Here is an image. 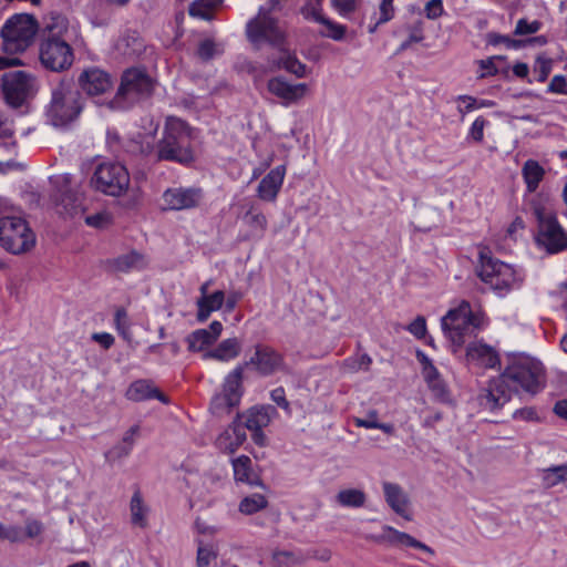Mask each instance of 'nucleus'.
I'll return each instance as SVG.
<instances>
[{"label": "nucleus", "instance_id": "f257e3e1", "mask_svg": "<svg viewBox=\"0 0 567 567\" xmlns=\"http://www.w3.org/2000/svg\"><path fill=\"white\" fill-rule=\"evenodd\" d=\"M246 35L256 49L269 45L280 52V58L270 62L271 70L285 69L299 78L306 75V65L300 63L286 48L285 24L275 19L269 10L260 8L258 14L247 22Z\"/></svg>", "mask_w": 567, "mask_h": 567}, {"label": "nucleus", "instance_id": "f03ea898", "mask_svg": "<svg viewBox=\"0 0 567 567\" xmlns=\"http://www.w3.org/2000/svg\"><path fill=\"white\" fill-rule=\"evenodd\" d=\"M35 241V234L19 209L8 198L0 196V246L20 255L30 251Z\"/></svg>", "mask_w": 567, "mask_h": 567}, {"label": "nucleus", "instance_id": "7ed1b4c3", "mask_svg": "<svg viewBox=\"0 0 567 567\" xmlns=\"http://www.w3.org/2000/svg\"><path fill=\"white\" fill-rule=\"evenodd\" d=\"M444 336L451 341L453 351L462 348L465 341L486 326L484 313L473 311L468 301L462 300L452 308L441 320Z\"/></svg>", "mask_w": 567, "mask_h": 567}, {"label": "nucleus", "instance_id": "20e7f679", "mask_svg": "<svg viewBox=\"0 0 567 567\" xmlns=\"http://www.w3.org/2000/svg\"><path fill=\"white\" fill-rule=\"evenodd\" d=\"M192 130L181 118L168 117L162 140L156 147V157L164 161L189 163L194 155L190 147Z\"/></svg>", "mask_w": 567, "mask_h": 567}, {"label": "nucleus", "instance_id": "39448f33", "mask_svg": "<svg viewBox=\"0 0 567 567\" xmlns=\"http://www.w3.org/2000/svg\"><path fill=\"white\" fill-rule=\"evenodd\" d=\"M84 109V99L70 82H60L51 94L47 105V121L55 127H66L75 122Z\"/></svg>", "mask_w": 567, "mask_h": 567}, {"label": "nucleus", "instance_id": "423d86ee", "mask_svg": "<svg viewBox=\"0 0 567 567\" xmlns=\"http://www.w3.org/2000/svg\"><path fill=\"white\" fill-rule=\"evenodd\" d=\"M477 275L497 295L504 296L516 289L523 281V275L512 265L494 259L486 248L480 250Z\"/></svg>", "mask_w": 567, "mask_h": 567}, {"label": "nucleus", "instance_id": "0eeeda50", "mask_svg": "<svg viewBox=\"0 0 567 567\" xmlns=\"http://www.w3.org/2000/svg\"><path fill=\"white\" fill-rule=\"evenodd\" d=\"M503 373L516 392L523 390L527 393L536 394L545 386L543 364L526 354L511 358Z\"/></svg>", "mask_w": 567, "mask_h": 567}, {"label": "nucleus", "instance_id": "6e6552de", "mask_svg": "<svg viewBox=\"0 0 567 567\" xmlns=\"http://www.w3.org/2000/svg\"><path fill=\"white\" fill-rule=\"evenodd\" d=\"M152 90L153 81L144 71L135 68L128 69L122 74L117 92L109 106L111 109H125L150 96Z\"/></svg>", "mask_w": 567, "mask_h": 567}, {"label": "nucleus", "instance_id": "1a4fd4ad", "mask_svg": "<svg viewBox=\"0 0 567 567\" xmlns=\"http://www.w3.org/2000/svg\"><path fill=\"white\" fill-rule=\"evenodd\" d=\"M127 168L117 162L100 163L91 177V186L105 195L118 197L125 194L130 186Z\"/></svg>", "mask_w": 567, "mask_h": 567}, {"label": "nucleus", "instance_id": "9d476101", "mask_svg": "<svg viewBox=\"0 0 567 567\" xmlns=\"http://www.w3.org/2000/svg\"><path fill=\"white\" fill-rule=\"evenodd\" d=\"M37 78L25 71H10L1 75V91L4 101L12 107L22 106L38 92Z\"/></svg>", "mask_w": 567, "mask_h": 567}, {"label": "nucleus", "instance_id": "9b49d317", "mask_svg": "<svg viewBox=\"0 0 567 567\" xmlns=\"http://www.w3.org/2000/svg\"><path fill=\"white\" fill-rule=\"evenodd\" d=\"M538 221L536 243L548 254H558L567 249V233L560 226L557 217L550 210L536 208Z\"/></svg>", "mask_w": 567, "mask_h": 567}, {"label": "nucleus", "instance_id": "f8f14e48", "mask_svg": "<svg viewBox=\"0 0 567 567\" xmlns=\"http://www.w3.org/2000/svg\"><path fill=\"white\" fill-rule=\"evenodd\" d=\"M70 42L66 39L43 38L39 50L41 64L53 72L69 70L74 62V52Z\"/></svg>", "mask_w": 567, "mask_h": 567}, {"label": "nucleus", "instance_id": "ddd939ff", "mask_svg": "<svg viewBox=\"0 0 567 567\" xmlns=\"http://www.w3.org/2000/svg\"><path fill=\"white\" fill-rule=\"evenodd\" d=\"M244 365H237L225 378L221 391L214 395L210 410L216 415L229 413L241 400L244 388Z\"/></svg>", "mask_w": 567, "mask_h": 567}, {"label": "nucleus", "instance_id": "4468645a", "mask_svg": "<svg viewBox=\"0 0 567 567\" xmlns=\"http://www.w3.org/2000/svg\"><path fill=\"white\" fill-rule=\"evenodd\" d=\"M37 32L34 19L29 14H16L2 27L1 34L7 45L17 51L25 50Z\"/></svg>", "mask_w": 567, "mask_h": 567}, {"label": "nucleus", "instance_id": "2eb2a0df", "mask_svg": "<svg viewBox=\"0 0 567 567\" xmlns=\"http://www.w3.org/2000/svg\"><path fill=\"white\" fill-rule=\"evenodd\" d=\"M245 368H251L261 377H269L284 370V357L272 347L258 343L249 359L243 363Z\"/></svg>", "mask_w": 567, "mask_h": 567}, {"label": "nucleus", "instance_id": "dca6fc26", "mask_svg": "<svg viewBox=\"0 0 567 567\" xmlns=\"http://www.w3.org/2000/svg\"><path fill=\"white\" fill-rule=\"evenodd\" d=\"M203 200V192L196 187H169L161 196L159 208L165 212H178L196 208Z\"/></svg>", "mask_w": 567, "mask_h": 567}, {"label": "nucleus", "instance_id": "f3484780", "mask_svg": "<svg viewBox=\"0 0 567 567\" xmlns=\"http://www.w3.org/2000/svg\"><path fill=\"white\" fill-rule=\"evenodd\" d=\"M516 393L508 379L502 372L498 377L489 380L478 395L480 405L488 411L502 409Z\"/></svg>", "mask_w": 567, "mask_h": 567}, {"label": "nucleus", "instance_id": "a211bd4d", "mask_svg": "<svg viewBox=\"0 0 567 567\" xmlns=\"http://www.w3.org/2000/svg\"><path fill=\"white\" fill-rule=\"evenodd\" d=\"M51 181L58 190L56 205L61 207L60 213L76 216L81 208L73 176L64 173L53 176Z\"/></svg>", "mask_w": 567, "mask_h": 567}, {"label": "nucleus", "instance_id": "6ab92c4d", "mask_svg": "<svg viewBox=\"0 0 567 567\" xmlns=\"http://www.w3.org/2000/svg\"><path fill=\"white\" fill-rule=\"evenodd\" d=\"M78 82L82 91L91 97L104 96L114 86L112 76L97 66L85 68L79 75Z\"/></svg>", "mask_w": 567, "mask_h": 567}, {"label": "nucleus", "instance_id": "aec40b11", "mask_svg": "<svg viewBox=\"0 0 567 567\" xmlns=\"http://www.w3.org/2000/svg\"><path fill=\"white\" fill-rule=\"evenodd\" d=\"M368 538L379 544H388L390 546H395L400 548L411 547L420 549L429 554L430 556L434 555V550L430 546L415 539L413 536L400 532L391 526H383L381 534L371 535Z\"/></svg>", "mask_w": 567, "mask_h": 567}, {"label": "nucleus", "instance_id": "412c9836", "mask_svg": "<svg viewBox=\"0 0 567 567\" xmlns=\"http://www.w3.org/2000/svg\"><path fill=\"white\" fill-rule=\"evenodd\" d=\"M286 166L279 165L272 168L258 184L257 197L262 202L274 203L284 184Z\"/></svg>", "mask_w": 567, "mask_h": 567}, {"label": "nucleus", "instance_id": "4be33fe9", "mask_svg": "<svg viewBox=\"0 0 567 567\" xmlns=\"http://www.w3.org/2000/svg\"><path fill=\"white\" fill-rule=\"evenodd\" d=\"M382 488L389 507L399 516L411 520L410 498L405 491L399 484L391 482H384Z\"/></svg>", "mask_w": 567, "mask_h": 567}, {"label": "nucleus", "instance_id": "5701e85b", "mask_svg": "<svg viewBox=\"0 0 567 567\" xmlns=\"http://www.w3.org/2000/svg\"><path fill=\"white\" fill-rule=\"evenodd\" d=\"M247 435L238 420L230 423L215 440V446L223 453H235L246 441Z\"/></svg>", "mask_w": 567, "mask_h": 567}, {"label": "nucleus", "instance_id": "b1692460", "mask_svg": "<svg viewBox=\"0 0 567 567\" xmlns=\"http://www.w3.org/2000/svg\"><path fill=\"white\" fill-rule=\"evenodd\" d=\"M277 415L276 408L270 404H264L251 406L245 413L238 415L237 420L243 417L247 430H264Z\"/></svg>", "mask_w": 567, "mask_h": 567}, {"label": "nucleus", "instance_id": "393cba45", "mask_svg": "<svg viewBox=\"0 0 567 567\" xmlns=\"http://www.w3.org/2000/svg\"><path fill=\"white\" fill-rule=\"evenodd\" d=\"M268 91L288 105L301 99L307 91L306 84H290L282 78L277 76L268 81Z\"/></svg>", "mask_w": 567, "mask_h": 567}, {"label": "nucleus", "instance_id": "a878e982", "mask_svg": "<svg viewBox=\"0 0 567 567\" xmlns=\"http://www.w3.org/2000/svg\"><path fill=\"white\" fill-rule=\"evenodd\" d=\"M466 358L472 362L483 368H495L499 364V357L496 350L483 342H472L466 349Z\"/></svg>", "mask_w": 567, "mask_h": 567}, {"label": "nucleus", "instance_id": "bb28decb", "mask_svg": "<svg viewBox=\"0 0 567 567\" xmlns=\"http://www.w3.org/2000/svg\"><path fill=\"white\" fill-rule=\"evenodd\" d=\"M43 38H58L72 41L76 30L72 27L66 17L52 12L44 18Z\"/></svg>", "mask_w": 567, "mask_h": 567}, {"label": "nucleus", "instance_id": "cd10ccee", "mask_svg": "<svg viewBox=\"0 0 567 567\" xmlns=\"http://www.w3.org/2000/svg\"><path fill=\"white\" fill-rule=\"evenodd\" d=\"M231 466L234 472V478L237 483L248 484L250 486L261 485L259 476L252 468V462L250 457L240 455L231 460Z\"/></svg>", "mask_w": 567, "mask_h": 567}, {"label": "nucleus", "instance_id": "c85d7f7f", "mask_svg": "<svg viewBox=\"0 0 567 567\" xmlns=\"http://www.w3.org/2000/svg\"><path fill=\"white\" fill-rule=\"evenodd\" d=\"M241 348L243 343L238 338H228L223 340L214 350L204 353V358L228 362L240 354Z\"/></svg>", "mask_w": 567, "mask_h": 567}, {"label": "nucleus", "instance_id": "c756f323", "mask_svg": "<svg viewBox=\"0 0 567 567\" xmlns=\"http://www.w3.org/2000/svg\"><path fill=\"white\" fill-rule=\"evenodd\" d=\"M126 396L132 401H144L148 399H158L163 403H167V399L162 394L150 381L137 380L133 382L126 391Z\"/></svg>", "mask_w": 567, "mask_h": 567}, {"label": "nucleus", "instance_id": "7c9ffc66", "mask_svg": "<svg viewBox=\"0 0 567 567\" xmlns=\"http://www.w3.org/2000/svg\"><path fill=\"white\" fill-rule=\"evenodd\" d=\"M546 171L536 159H527L522 166V177L528 193H535L543 179Z\"/></svg>", "mask_w": 567, "mask_h": 567}, {"label": "nucleus", "instance_id": "2f4dec72", "mask_svg": "<svg viewBox=\"0 0 567 567\" xmlns=\"http://www.w3.org/2000/svg\"><path fill=\"white\" fill-rule=\"evenodd\" d=\"M225 302V293L221 290H217L206 297L197 299V319L203 322L208 319L212 312L219 310Z\"/></svg>", "mask_w": 567, "mask_h": 567}, {"label": "nucleus", "instance_id": "473e14b6", "mask_svg": "<svg viewBox=\"0 0 567 567\" xmlns=\"http://www.w3.org/2000/svg\"><path fill=\"white\" fill-rule=\"evenodd\" d=\"M197 543V567H210L218 557V544L205 538H196Z\"/></svg>", "mask_w": 567, "mask_h": 567}, {"label": "nucleus", "instance_id": "72a5a7b5", "mask_svg": "<svg viewBox=\"0 0 567 567\" xmlns=\"http://www.w3.org/2000/svg\"><path fill=\"white\" fill-rule=\"evenodd\" d=\"M145 266V257L137 251H130L127 254L121 255L113 261L114 269L122 272L138 270Z\"/></svg>", "mask_w": 567, "mask_h": 567}, {"label": "nucleus", "instance_id": "f704fd0d", "mask_svg": "<svg viewBox=\"0 0 567 567\" xmlns=\"http://www.w3.org/2000/svg\"><path fill=\"white\" fill-rule=\"evenodd\" d=\"M130 512H131V522L134 526L140 528L147 527V517L150 509L143 502L142 495L140 492H135L131 498L130 503Z\"/></svg>", "mask_w": 567, "mask_h": 567}, {"label": "nucleus", "instance_id": "c9c22d12", "mask_svg": "<svg viewBox=\"0 0 567 567\" xmlns=\"http://www.w3.org/2000/svg\"><path fill=\"white\" fill-rule=\"evenodd\" d=\"M336 501L343 507L359 508L365 504L367 494L359 488H346L336 495Z\"/></svg>", "mask_w": 567, "mask_h": 567}, {"label": "nucleus", "instance_id": "e433bc0d", "mask_svg": "<svg viewBox=\"0 0 567 567\" xmlns=\"http://www.w3.org/2000/svg\"><path fill=\"white\" fill-rule=\"evenodd\" d=\"M223 0H196L189 7L192 17L203 20H212L215 9L220 6Z\"/></svg>", "mask_w": 567, "mask_h": 567}, {"label": "nucleus", "instance_id": "4c0bfd02", "mask_svg": "<svg viewBox=\"0 0 567 567\" xmlns=\"http://www.w3.org/2000/svg\"><path fill=\"white\" fill-rule=\"evenodd\" d=\"M543 485L547 488L559 484L567 485V465L545 468L542 474Z\"/></svg>", "mask_w": 567, "mask_h": 567}, {"label": "nucleus", "instance_id": "58836bf2", "mask_svg": "<svg viewBox=\"0 0 567 567\" xmlns=\"http://www.w3.org/2000/svg\"><path fill=\"white\" fill-rule=\"evenodd\" d=\"M268 505L267 498L259 493L243 498L239 503V512L245 515H252Z\"/></svg>", "mask_w": 567, "mask_h": 567}, {"label": "nucleus", "instance_id": "ea45409f", "mask_svg": "<svg viewBox=\"0 0 567 567\" xmlns=\"http://www.w3.org/2000/svg\"><path fill=\"white\" fill-rule=\"evenodd\" d=\"M187 348L189 351L199 352L205 350L207 347L214 344V340L210 338L206 329H198L193 331L187 338Z\"/></svg>", "mask_w": 567, "mask_h": 567}, {"label": "nucleus", "instance_id": "a19ab883", "mask_svg": "<svg viewBox=\"0 0 567 567\" xmlns=\"http://www.w3.org/2000/svg\"><path fill=\"white\" fill-rule=\"evenodd\" d=\"M347 27L332 21L321 14V35L330 38L334 41L344 39Z\"/></svg>", "mask_w": 567, "mask_h": 567}, {"label": "nucleus", "instance_id": "79ce46f5", "mask_svg": "<svg viewBox=\"0 0 567 567\" xmlns=\"http://www.w3.org/2000/svg\"><path fill=\"white\" fill-rule=\"evenodd\" d=\"M17 141L16 140H2L0 142V153L8 156L6 162L0 161V172L14 168L18 164L13 161V156L17 155Z\"/></svg>", "mask_w": 567, "mask_h": 567}, {"label": "nucleus", "instance_id": "37998d69", "mask_svg": "<svg viewBox=\"0 0 567 567\" xmlns=\"http://www.w3.org/2000/svg\"><path fill=\"white\" fill-rule=\"evenodd\" d=\"M394 0H381L379 4V18L373 25L369 27V32L373 33L377 31L380 24L386 23L394 17Z\"/></svg>", "mask_w": 567, "mask_h": 567}, {"label": "nucleus", "instance_id": "c03bdc74", "mask_svg": "<svg viewBox=\"0 0 567 567\" xmlns=\"http://www.w3.org/2000/svg\"><path fill=\"white\" fill-rule=\"evenodd\" d=\"M244 219L248 226L259 231H264L267 228L266 216L254 205H251L250 208L247 210L246 215L244 216Z\"/></svg>", "mask_w": 567, "mask_h": 567}, {"label": "nucleus", "instance_id": "a18cd8bd", "mask_svg": "<svg viewBox=\"0 0 567 567\" xmlns=\"http://www.w3.org/2000/svg\"><path fill=\"white\" fill-rule=\"evenodd\" d=\"M371 363L372 359L367 353L353 355L344 360V367L350 372H357L359 370L368 371L370 369Z\"/></svg>", "mask_w": 567, "mask_h": 567}, {"label": "nucleus", "instance_id": "49530a36", "mask_svg": "<svg viewBox=\"0 0 567 567\" xmlns=\"http://www.w3.org/2000/svg\"><path fill=\"white\" fill-rule=\"evenodd\" d=\"M503 61L504 58L501 55H494L486 60H481L478 62L481 69L480 78L496 75L499 72V63Z\"/></svg>", "mask_w": 567, "mask_h": 567}, {"label": "nucleus", "instance_id": "de8ad7c7", "mask_svg": "<svg viewBox=\"0 0 567 567\" xmlns=\"http://www.w3.org/2000/svg\"><path fill=\"white\" fill-rule=\"evenodd\" d=\"M223 52V47L219 43L214 42L212 39L203 40L197 50V54L203 60H209L217 54Z\"/></svg>", "mask_w": 567, "mask_h": 567}, {"label": "nucleus", "instance_id": "09e8293b", "mask_svg": "<svg viewBox=\"0 0 567 567\" xmlns=\"http://www.w3.org/2000/svg\"><path fill=\"white\" fill-rule=\"evenodd\" d=\"M0 539L9 540L11 543L23 542V530L17 525H4L0 523Z\"/></svg>", "mask_w": 567, "mask_h": 567}, {"label": "nucleus", "instance_id": "8fccbe9b", "mask_svg": "<svg viewBox=\"0 0 567 567\" xmlns=\"http://www.w3.org/2000/svg\"><path fill=\"white\" fill-rule=\"evenodd\" d=\"M426 384L436 400L441 402L450 401V391L442 377L431 382H426Z\"/></svg>", "mask_w": 567, "mask_h": 567}, {"label": "nucleus", "instance_id": "3c124183", "mask_svg": "<svg viewBox=\"0 0 567 567\" xmlns=\"http://www.w3.org/2000/svg\"><path fill=\"white\" fill-rule=\"evenodd\" d=\"M417 359L422 364V375L425 382H431L441 378L437 369L434 367L433 362L422 352L417 353Z\"/></svg>", "mask_w": 567, "mask_h": 567}, {"label": "nucleus", "instance_id": "603ef678", "mask_svg": "<svg viewBox=\"0 0 567 567\" xmlns=\"http://www.w3.org/2000/svg\"><path fill=\"white\" fill-rule=\"evenodd\" d=\"M486 124L487 121L483 116L476 117L470 127L466 138L472 140L476 143H481L484 138V128Z\"/></svg>", "mask_w": 567, "mask_h": 567}, {"label": "nucleus", "instance_id": "864d4df0", "mask_svg": "<svg viewBox=\"0 0 567 567\" xmlns=\"http://www.w3.org/2000/svg\"><path fill=\"white\" fill-rule=\"evenodd\" d=\"M115 328L120 334L126 337L130 330V320L124 308H117L114 315Z\"/></svg>", "mask_w": 567, "mask_h": 567}, {"label": "nucleus", "instance_id": "5fc2aeb1", "mask_svg": "<svg viewBox=\"0 0 567 567\" xmlns=\"http://www.w3.org/2000/svg\"><path fill=\"white\" fill-rule=\"evenodd\" d=\"M457 101L465 104L464 106H458L457 109L461 114L468 113L478 107L489 106L492 104L491 102L486 101H482L480 104H477V100L470 95H458Z\"/></svg>", "mask_w": 567, "mask_h": 567}, {"label": "nucleus", "instance_id": "6e6d98bb", "mask_svg": "<svg viewBox=\"0 0 567 567\" xmlns=\"http://www.w3.org/2000/svg\"><path fill=\"white\" fill-rule=\"evenodd\" d=\"M195 529L198 535L197 538H205L206 540H212L210 538L214 537L218 532L216 526L209 525L202 519H196Z\"/></svg>", "mask_w": 567, "mask_h": 567}, {"label": "nucleus", "instance_id": "4d7b16f0", "mask_svg": "<svg viewBox=\"0 0 567 567\" xmlns=\"http://www.w3.org/2000/svg\"><path fill=\"white\" fill-rule=\"evenodd\" d=\"M131 446L123 444V442L121 441L118 444H116L105 453V457L110 462H115L120 458L126 457L131 453Z\"/></svg>", "mask_w": 567, "mask_h": 567}, {"label": "nucleus", "instance_id": "13d9d810", "mask_svg": "<svg viewBox=\"0 0 567 567\" xmlns=\"http://www.w3.org/2000/svg\"><path fill=\"white\" fill-rule=\"evenodd\" d=\"M111 223V217L105 212L95 213L85 217V224L95 228H103Z\"/></svg>", "mask_w": 567, "mask_h": 567}, {"label": "nucleus", "instance_id": "bf43d9fd", "mask_svg": "<svg viewBox=\"0 0 567 567\" xmlns=\"http://www.w3.org/2000/svg\"><path fill=\"white\" fill-rule=\"evenodd\" d=\"M540 28V23L538 21H527L526 19H520L517 21L515 27V34L525 35L536 33Z\"/></svg>", "mask_w": 567, "mask_h": 567}, {"label": "nucleus", "instance_id": "052dcab7", "mask_svg": "<svg viewBox=\"0 0 567 567\" xmlns=\"http://www.w3.org/2000/svg\"><path fill=\"white\" fill-rule=\"evenodd\" d=\"M547 92L567 95V79L564 75H555L550 80Z\"/></svg>", "mask_w": 567, "mask_h": 567}, {"label": "nucleus", "instance_id": "680f3d73", "mask_svg": "<svg viewBox=\"0 0 567 567\" xmlns=\"http://www.w3.org/2000/svg\"><path fill=\"white\" fill-rule=\"evenodd\" d=\"M424 12L427 19L440 18L444 12L443 0H430L424 7Z\"/></svg>", "mask_w": 567, "mask_h": 567}, {"label": "nucleus", "instance_id": "e2e57ef3", "mask_svg": "<svg viewBox=\"0 0 567 567\" xmlns=\"http://www.w3.org/2000/svg\"><path fill=\"white\" fill-rule=\"evenodd\" d=\"M318 4L319 0H307L306 4L301 8V14L306 20L319 22Z\"/></svg>", "mask_w": 567, "mask_h": 567}, {"label": "nucleus", "instance_id": "0e129e2a", "mask_svg": "<svg viewBox=\"0 0 567 567\" xmlns=\"http://www.w3.org/2000/svg\"><path fill=\"white\" fill-rule=\"evenodd\" d=\"M408 331L415 338L422 339L426 334V321L423 317H417L408 327Z\"/></svg>", "mask_w": 567, "mask_h": 567}, {"label": "nucleus", "instance_id": "69168bd1", "mask_svg": "<svg viewBox=\"0 0 567 567\" xmlns=\"http://www.w3.org/2000/svg\"><path fill=\"white\" fill-rule=\"evenodd\" d=\"M43 532V524L38 519H28L23 532L24 538H35Z\"/></svg>", "mask_w": 567, "mask_h": 567}, {"label": "nucleus", "instance_id": "338daca9", "mask_svg": "<svg viewBox=\"0 0 567 567\" xmlns=\"http://www.w3.org/2000/svg\"><path fill=\"white\" fill-rule=\"evenodd\" d=\"M128 39V37L121 38L117 43L118 49L123 50V53L127 55L137 54L141 51L142 43L138 42L137 38L132 37L133 47L130 48Z\"/></svg>", "mask_w": 567, "mask_h": 567}, {"label": "nucleus", "instance_id": "774afa93", "mask_svg": "<svg viewBox=\"0 0 567 567\" xmlns=\"http://www.w3.org/2000/svg\"><path fill=\"white\" fill-rule=\"evenodd\" d=\"M270 399L281 409H284L286 412L290 413V404L288 400L286 399V392L285 389L279 386L274 389L270 392Z\"/></svg>", "mask_w": 567, "mask_h": 567}]
</instances>
